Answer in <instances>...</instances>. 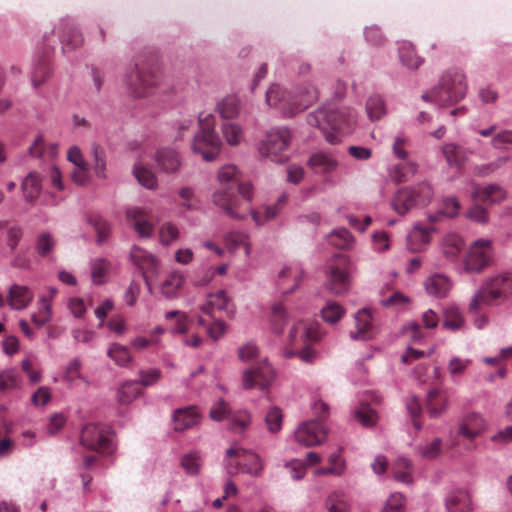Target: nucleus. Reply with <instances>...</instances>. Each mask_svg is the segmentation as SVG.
<instances>
[{
    "label": "nucleus",
    "mask_w": 512,
    "mask_h": 512,
    "mask_svg": "<svg viewBox=\"0 0 512 512\" xmlns=\"http://www.w3.org/2000/svg\"><path fill=\"white\" fill-rule=\"evenodd\" d=\"M355 122V113L350 108L335 104L325 105L307 115V123L319 128L332 145L339 144L343 136L350 133Z\"/></svg>",
    "instance_id": "f257e3e1"
},
{
    "label": "nucleus",
    "mask_w": 512,
    "mask_h": 512,
    "mask_svg": "<svg viewBox=\"0 0 512 512\" xmlns=\"http://www.w3.org/2000/svg\"><path fill=\"white\" fill-rule=\"evenodd\" d=\"M512 297V272L505 271L488 277L472 296L468 311L478 313L481 305L499 306Z\"/></svg>",
    "instance_id": "f03ea898"
},
{
    "label": "nucleus",
    "mask_w": 512,
    "mask_h": 512,
    "mask_svg": "<svg viewBox=\"0 0 512 512\" xmlns=\"http://www.w3.org/2000/svg\"><path fill=\"white\" fill-rule=\"evenodd\" d=\"M467 89L465 74L461 70L450 69L442 75L439 84L422 94L421 98L439 107H447L464 99Z\"/></svg>",
    "instance_id": "7ed1b4c3"
},
{
    "label": "nucleus",
    "mask_w": 512,
    "mask_h": 512,
    "mask_svg": "<svg viewBox=\"0 0 512 512\" xmlns=\"http://www.w3.org/2000/svg\"><path fill=\"white\" fill-rule=\"evenodd\" d=\"M161 81L162 73L156 65L142 64L139 60L127 68L124 78L128 93L135 98L148 96Z\"/></svg>",
    "instance_id": "20e7f679"
},
{
    "label": "nucleus",
    "mask_w": 512,
    "mask_h": 512,
    "mask_svg": "<svg viewBox=\"0 0 512 512\" xmlns=\"http://www.w3.org/2000/svg\"><path fill=\"white\" fill-rule=\"evenodd\" d=\"M198 121L200 130L193 138L192 150L194 153L200 154L204 160L210 162L219 155L222 142L215 131L214 116L211 113H200Z\"/></svg>",
    "instance_id": "39448f33"
},
{
    "label": "nucleus",
    "mask_w": 512,
    "mask_h": 512,
    "mask_svg": "<svg viewBox=\"0 0 512 512\" xmlns=\"http://www.w3.org/2000/svg\"><path fill=\"white\" fill-rule=\"evenodd\" d=\"M433 195L432 186L427 182H423L416 186L399 189L395 193L391 205L396 213L405 215L413 208L429 204Z\"/></svg>",
    "instance_id": "423d86ee"
},
{
    "label": "nucleus",
    "mask_w": 512,
    "mask_h": 512,
    "mask_svg": "<svg viewBox=\"0 0 512 512\" xmlns=\"http://www.w3.org/2000/svg\"><path fill=\"white\" fill-rule=\"evenodd\" d=\"M291 141V133L285 127L271 129L259 145L261 157L267 158L276 163H282L287 160L285 151L288 149Z\"/></svg>",
    "instance_id": "0eeeda50"
},
{
    "label": "nucleus",
    "mask_w": 512,
    "mask_h": 512,
    "mask_svg": "<svg viewBox=\"0 0 512 512\" xmlns=\"http://www.w3.org/2000/svg\"><path fill=\"white\" fill-rule=\"evenodd\" d=\"M226 461L228 469H232L235 464V472L248 474L252 477H259L264 470V464L261 457L254 451L242 447H230L226 450Z\"/></svg>",
    "instance_id": "6e6552de"
},
{
    "label": "nucleus",
    "mask_w": 512,
    "mask_h": 512,
    "mask_svg": "<svg viewBox=\"0 0 512 512\" xmlns=\"http://www.w3.org/2000/svg\"><path fill=\"white\" fill-rule=\"evenodd\" d=\"M80 442L84 447L102 454H110L115 449L110 428L103 424L85 425L81 430Z\"/></svg>",
    "instance_id": "1a4fd4ad"
},
{
    "label": "nucleus",
    "mask_w": 512,
    "mask_h": 512,
    "mask_svg": "<svg viewBox=\"0 0 512 512\" xmlns=\"http://www.w3.org/2000/svg\"><path fill=\"white\" fill-rule=\"evenodd\" d=\"M352 264L346 255L336 254L326 268L327 288L334 294H342L347 290Z\"/></svg>",
    "instance_id": "9d476101"
},
{
    "label": "nucleus",
    "mask_w": 512,
    "mask_h": 512,
    "mask_svg": "<svg viewBox=\"0 0 512 512\" xmlns=\"http://www.w3.org/2000/svg\"><path fill=\"white\" fill-rule=\"evenodd\" d=\"M493 256L492 241L479 238L472 242L464 259L467 272L480 273L491 263Z\"/></svg>",
    "instance_id": "9b49d317"
},
{
    "label": "nucleus",
    "mask_w": 512,
    "mask_h": 512,
    "mask_svg": "<svg viewBox=\"0 0 512 512\" xmlns=\"http://www.w3.org/2000/svg\"><path fill=\"white\" fill-rule=\"evenodd\" d=\"M276 373L267 359H263L255 368L246 369L242 375V385L245 389L259 386L268 389L274 382Z\"/></svg>",
    "instance_id": "f8f14e48"
},
{
    "label": "nucleus",
    "mask_w": 512,
    "mask_h": 512,
    "mask_svg": "<svg viewBox=\"0 0 512 512\" xmlns=\"http://www.w3.org/2000/svg\"><path fill=\"white\" fill-rule=\"evenodd\" d=\"M327 429L325 425L316 420L302 423L294 432V439L304 447L320 445L326 439Z\"/></svg>",
    "instance_id": "ddd939ff"
},
{
    "label": "nucleus",
    "mask_w": 512,
    "mask_h": 512,
    "mask_svg": "<svg viewBox=\"0 0 512 512\" xmlns=\"http://www.w3.org/2000/svg\"><path fill=\"white\" fill-rule=\"evenodd\" d=\"M212 203L232 219L242 220L245 218V215L237 211L239 201L234 195V188H231V186H220L216 189L212 194Z\"/></svg>",
    "instance_id": "4468645a"
},
{
    "label": "nucleus",
    "mask_w": 512,
    "mask_h": 512,
    "mask_svg": "<svg viewBox=\"0 0 512 512\" xmlns=\"http://www.w3.org/2000/svg\"><path fill=\"white\" fill-rule=\"evenodd\" d=\"M151 210L145 207L132 206L127 208L126 217L135 232L141 238H150L154 232V224L149 220Z\"/></svg>",
    "instance_id": "2eb2a0df"
},
{
    "label": "nucleus",
    "mask_w": 512,
    "mask_h": 512,
    "mask_svg": "<svg viewBox=\"0 0 512 512\" xmlns=\"http://www.w3.org/2000/svg\"><path fill=\"white\" fill-rule=\"evenodd\" d=\"M304 276V270L299 264L284 266L278 273L276 284L278 290L284 294H290L297 289Z\"/></svg>",
    "instance_id": "dca6fc26"
},
{
    "label": "nucleus",
    "mask_w": 512,
    "mask_h": 512,
    "mask_svg": "<svg viewBox=\"0 0 512 512\" xmlns=\"http://www.w3.org/2000/svg\"><path fill=\"white\" fill-rule=\"evenodd\" d=\"M53 32L58 33L63 53L79 47L83 42L81 34L69 19H61L54 27Z\"/></svg>",
    "instance_id": "f3484780"
},
{
    "label": "nucleus",
    "mask_w": 512,
    "mask_h": 512,
    "mask_svg": "<svg viewBox=\"0 0 512 512\" xmlns=\"http://www.w3.org/2000/svg\"><path fill=\"white\" fill-rule=\"evenodd\" d=\"M468 190L472 200L485 204H495L504 200L506 197L505 191L496 184H490L482 188L475 182H470L468 184Z\"/></svg>",
    "instance_id": "a211bd4d"
},
{
    "label": "nucleus",
    "mask_w": 512,
    "mask_h": 512,
    "mask_svg": "<svg viewBox=\"0 0 512 512\" xmlns=\"http://www.w3.org/2000/svg\"><path fill=\"white\" fill-rule=\"evenodd\" d=\"M155 161L158 170L162 173L173 174L177 173L182 165L180 154L172 148H161L156 152Z\"/></svg>",
    "instance_id": "6ab92c4d"
},
{
    "label": "nucleus",
    "mask_w": 512,
    "mask_h": 512,
    "mask_svg": "<svg viewBox=\"0 0 512 512\" xmlns=\"http://www.w3.org/2000/svg\"><path fill=\"white\" fill-rule=\"evenodd\" d=\"M321 338L316 325L307 326L303 322L295 323L289 331V343L293 346L307 345Z\"/></svg>",
    "instance_id": "aec40b11"
},
{
    "label": "nucleus",
    "mask_w": 512,
    "mask_h": 512,
    "mask_svg": "<svg viewBox=\"0 0 512 512\" xmlns=\"http://www.w3.org/2000/svg\"><path fill=\"white\" fill-rule=\"evenodd\" d=\"M307 165L316 174L328 175L337 170L339 163L333 154L319 151L309 157Z\"/></svg>",
    "instance_id": "412c9836"
},
{
    "label": "nucleus",
    "mask_w": 512,
    "mask_h": 512,
    "mask_svg": "<svg viewBox=\"0 0 512 512\" xmlns=\"http://www.w3.org/2000/svg\"><path fill=\"white\" fill-rule=\"evenodd\" d=\"M318 98V91L312 84L298 88L293 99L288 102L290 109L287 112L292 115L308 108Z\"/></svg>",
    "instance_id": "4be33fe9"
},
{
    "label": "nucleus",
    "mask_w": 512,
    "mask_h": 512,
    "mask_svg": "<svg viewBox=\"0 0 512 512\" xmlns=\"http://www.w3.org/2000/svg\"><path fill=\"white\" fill-rule=\"evenodd\" d=\"M33 298L34 293L29 287L13 284L8 290L7 303L12 310H23L30 305Z\"/></svg>",
    "instance_id": "5701e85b"
},
{
    "label": "nucleus",
    "mask_w": 512,
    "mask_h": 512,
    "mask_svg": "<svg viewBox=\"0 0 512 512\" xmlns=\"http://www.w3.org/2000/svg\"><path fill=\"white\" fill-rule=\"evenodd\" d=\"M424 288L428 295L435 298H443L450 292L452 281L444 274L435 273L425 279Z\"/></svg>",
    "instance_id": "b1692460"
},
{
    "label": "nucleus",
    "mask_w": 512,
    "mask_h": 512,
    "mask_svg": "<svg viewBox=\"0 0 512 512\" xmlns=\"http://www.w3.org/2000/svg\"><path fill=\"white\" fill-rule=\"evenodd\" d=\"M446 508L449 512H471V496L466 489H453L446 496Z\"/></svg>",
    "instance_id": "393cba45"
},
{
    "label": "nucleus",
    "mask_w": 512,
    "mask_h": 512,
    "mask_svg": "<svg viewBox=\"0 0 512 512\" xmlns=\"http://www.w3.org/2000/svg\"><path fill=\"white\" fill-rule=\"evenodd\" d=\"M372 316L367 308L359 310L355 315L356 331L350 332V337L353 340H368L373 336L372 330Z\"/></svg>",
    "instance_id": "a878e982"
},
{
    "label": "nucleus",
    "mask_w": 512,
    "mask_h": 512,
    "mask_svg": "<svg viewBox=\"0 0 512 512\" xmlns=\"http://www.w3.org/2000/svg\"><path fill=\"white\" fill-rule=\"evenodd\" d=\"M487 428L486 420L478 413L468 414L459 427L461 435L468 439H472L480 435Z\"/></svg>",
    "instance_id": "bb28decb"
},
{
    "label": "nucleus",
    "mask_w": 512,
    "mask_h": 512,
    "mask_svg": "<svg viewBox=\"0 0 512 512\" xmlns=\"http://www.w3.org/2000/svg\"><path fill=\"white\" fill-rule=\"evenodd\" d=\"M200 420L199 413L194 407H185L177 409L173 414L174 429L184 431L198 424Z\"/></svg>",
    "instance_id": "cd10ccee"
},
{
    "label": "nucleus",
    "mask_w": 512,
    "mask_h": 512,
    "mask_svg": "<svg viewBox=\"0 0 512 512\" xmlns=\"http://www.w3.org/2000/svg\"><path fill=\"white\" fill-rule=\"evenodd\" d=\"M90 275L93 284L103 285L108 281L112 263L104 257H95L89 261Z\"/></svg>",
    "instance_id": "c85d7f7f"
},
{
    "label": "nucleus",
    "mask_w": 512,
    "mask_h": 512,
    "mask_svg": "<svg viewBox=\"0 0 512 512\" xmlns=\"http://www.w3.org/2000/svg\"><path fill=\"white\" fill-rule=\"evenodd\" d=\"M434 228L431 226H423L419 223L415 224L412 231L407 236V243L411 250L419 251L430 242L431 233Z\"/></svg>",
    "instance_id": "c756f323"
},
{
    "label": "nucleus",
    "mask_w": 512,
    "mask_h": 512,
    "mask_svg": "<svg viewBox=\"0 0 512 512\" xmlns=\"http://www.w3.org/2000/svg\"><path fill=\"white\" fill-rule=\"evenodd\" d=\"M215 110L223 119H235L241 111V100L235 94L227 95L216 104Z\"/></svg>",
    "instance_id": "7c9ffc66"
},
{
    "label": "nucleus",
    "mask_w": 512,
    "mask_h": 512,
    "mask_svg": "<svg viewBox=\"0 0 512 512\" xmlns=\"http://www.w3.org/2000/svg\"><path fill=\"white\" fill-rule=\"evenodd\" d=\"M413 473L414 467L408 458L401 456L394 461L392 474L396 481L411 485L414 482Z\"/></svg>",
    "instance_id": "2f4dec72"
},
{
    "label": "nucleus",
    "mask_w": 512,
    "mask_h": 512,
    "mask_svg": "<svg viewBox=\"0 0 512 512\" xmlns=\"http://www.w3.org/2000/svg\"><path fill=\"white\" fill-rule=\"evenodd\" d=\"M229 299L224 290L207 295L205 302L200 306V311L209 316H213L216 311H223L228 306Z\"/></svg>",
    "instance_id": "473e14b6"
},
{
    "label": "nucleus",
    "mask_w": 512,
    "mask_h": 512,
    "mask_svg": "<svg viewBox=\"0 0 512 512\" xmlns=\"http://www.w3.org/2000/svg\"><path fill=\"white\" fill-rule=\"evenodd\" d=\"M463 247L464 241L461 236L456 233H448L443 237L441 242L442 253L449 261L457 260Z\"/></svg>",
    "instance_id": "72a5a7b5"
},
{
    "label": "nucleus",
    "mask_w": 512,
    "mask_h": 512,
    "mask_svg": "<svg viewBox=\"0 0 512 512\" xmlns=\"http://www.w3.org/2000/svg\"><path fill=\"white\" fill-rule=\"evenodd\" d=\"M130 258L142 270L155 271L159 265L158 259L152 253L138 246L132 247Z\"/></svg>",
    "instance_id": "f704fd0d"
},
{
    "label": "nucleus",
    "mask_w": 512,
    "mask_h": 512,
    "mask_svg": "<svg viewBox=\"0 0 512 512\" xmlns=\"http://www.w3.org/2000/svg\"><path fill=\"white\" fill-rule=\"evenodd\" d=\"M184 275L179 271L169 273L161 284V292L167 299L178 297L179 292L184 284Z\"/></svg>",
    "instance_id": "c9c22d12"
},
{
    "label": "nucleus",
    "mask_w": 512,
    "mask_h": 512,
    "mask_svg": "<svg viewBox=\"0 0 512 512\" xmlns=\"http://www.w3.org/2000/svg\"><path fill=\"white\" fill-rule=\"evenodd\" d=\"M398 55L401 64L408 69H418L423 63V59L416 54L414 46L407 41L398 43Z\"/></svg>",
    "instance_id": "e433bc0d"
},
{
    "label": "nucleus",
    "mask_w": 512,
    "mask_h": 512,
    "mask_svg": "<svg viewBox=\"0 0 512 512\" xmlns=\"http://www.w3.org/2000/svg\"><path fill=\"white\" fill-rule=\"evenodd\" d=\"M443 155L452 167H461L468 158L466 149L454 143H447L442 148Z\"/></svg>",
    "instance_id": "4c0bfd02"
},
{
    "label": "nucleus",
    "mask_w": 512,
    "mask_h": 512,
    "mask_svg": "<svg viewBox=\"0 0 512 512\" xmlns=\"http://www.w3.org/2000/svg\"><path fill=\"white\" fill-rule=\"evenodd\" d=\"M448 401L440 397L438 389H431L427 393L426 408L431 418L441 416L447 409Z\"/></svg>",
    "instance_id": "58836bf2"
},
{
    "label": "nucleus",
    "mask_w": 512,
    "mask_h": 512,
    "mask_svg": "<svg viewBox=\"0 0 512 512\" xmlns=\"http://www.w3.org/2000/svg\"><path fill=\"white\" fill-rule=\"evenodd\" d=\"M21 189L25 200L28 202H34L41 192L40 176L35 172L29 173L22 181Z\"/></svg>",
    "instance_id": "ea45409f"
},
{
    "label": "nucleus",
    "mask_w": 512,
    "mask_h": 512,
    "mask_svg": "<svg viewBox=\"0 0 512 512\" xmlns=\"http://www.w3.org/2000/svg\"><path fill=\"white\" fill-rule=\"evenodd\" d=\"M464 326V319L458 306L451 304L444 310L443 328L457 331Z\"/></svg>",
    "instance_id": "a19ab883"
},
{
    "label": "nucleus",
    "mask_w": 512,
    "mask_h": 512,
    "mask_svg": "<svg viewBox=\"0 0 512 512\" xmlns=\"http://www.w3.org/2000/svg\"><path fill=\"white\" fill-rule=\"evenodd\" d=\"M91 155L94 159L93 170L97 178H107V161L105 150L96 143L91 146Z\"/></svg>",
    "instance_id": "79ce46f5"
},
{
    "label": "nucleus",
    "mask_w": 512,
    "mask_h": 512,
    "mask_svg": "<svg viewBox=\"0 0 512 512\" xmlns=\"http://www.w3.org/2000/svg\"><path fill=\"white\" fill-rule=\"evenodd\" d=\"M270 323L273 332L281 334L288 323V314L282 303H274L271 307Z\"/></svg>",
    "instance_id": "37998d69"
},
{
    "label": "nucleus",
    "mask_w": 512,
    "mask_h": 512,
    "mask_svg": "<svg viewBox=\"0 0 512 512\" xmlns=\"http://www.w3.org/2000/svg\"><path fill=\"white\" fill-rule=\"evenodd\" d=\"M141 395L139 383L136 380L124 382L118 389L117 399L120 404H129Z\"/></svg>",
    "instance_id": "c03bdc74"
},
{
    "label": "nucleus",
    "mask_w": 512,
    "mask_h": 512,
    "mask_svg": "<svg viewBox=\"0 0 512 512\" xmlns=\"http://www.w3.org/2000/svg\"><path fill=\"white\" fill-rule=\"evenodd\" d=\"M133 174L141 186L149 190H154L157 188V177L151 170L144 167L141 163H136L134 165Z\"/></svg>",
    "instance_id": "a18cd8bd"
},
{
    "label": "nucleus",
    "mask_w": 512,
    "mask_h": 512,
    "mask_svg": "<svg viewBox=\"0 0 512 512\" xmlns=\"http://www.w3.org/2000/svg\"><path fill=\"white\" fill-rule=\"evenodd\" d=\"M107 356L112 359L116 365L122 367L127 366L133 360L129 348L118 343H112L109 346Z\"/></svg>",
    "instance_id": "49530a36"
},
{
    "label": "nucleus",
    "mask_w": 512,
    "mask_h": 512,
    "mask_svg": "<svg viewBox=\"0 0 512 512\" xmlns=\"http://www.w3.org/2000/svg\"><path fill=\"white\" fill-rule=\"evenodd\" d=\"M472 363L469 358L452 357L447 364V371L454 383H459L461 377L465 374L467 368Z\"/></svg>",
    "instance_id": "de8ad7c7"
},
{
    "label": "nucleus",
    "mask_w": 512,
    "mask_h": 512,
    "mask_svg": "<svg viewBox=\"0 0 512 512\" xmlns=\"http://www.w3.org/2000/svg\"><path fill=\"white\" fill-rule=\"evenodd\" d=\"M49 63V56H45L33 65L31 78L35 88H38L50 76L51 69Z\"/></svg>",
    "instance_id": "09e8293b"
},
{
    "label": "nucleus",
    "mask_w": 512,
    "mask_h": 512,
    "mask_svg": "<svg viewBox=\"0 0 512 512\" xmlns=\"http://www.w3.org/2000/svg\"><path fill=\"white\" fill-rule=\"evenodd\" d=\"M221 131L226 142L231 146L239 145L244 139V132L242 127L234 122H227L222 124Z\"/></svg>",
    "instance_id": "8fccbe9b"
},
{
    "label": "nucleus",
    "mask_w": 512,
    "mask_h": 512,
    "mask_svg": "<svg viewBox=\"0 0 512 512\" xmlns=\"http://www.w3.org/2000/svg\"><path fill=\"white\" fill-rule=\"evenodd\" d=\"M328 241L337 248L348 249L352 247L354 238L346 228H337L328 235Z\"/></svg>",
    "instance_id": "3c124183"
},
{
    "label": "nucleus",
    "mask_w": 512,
    "mask_h": 512,
    "mask_svg": "<svg viewBox=\"0 0 512 512\" xmlns=\"http://www.w3.org/2000/svg\"><path fill=\"white\" fill-rule=\"evenodd\" d=\"M219 186L235 188L239 182V172L235 165L227 164L221 167L217 175Z\"/></svg>",
    "instance_id": "603ef678"
},
{
    "label": "nucleus",
    "mask_w": 512,
    "mask_h": 512,
    "mask_svg": "<svg viewBox=\"0 0 512 512\" xmlns=\"http://www.w3.org/2000/svg\"><path fill=\"white\" fill-rule=\"evenodd\" d=\"M353 418L365 427H371L375 424L377 415L368 404H360L352 411Z\"/></svg>",
    "instance_id": "864d4df0"
},
{
    "label": "nucleus",
    "mask_w": 512,
    "mask_h": 512,
    "mask_svg": "<svg viewBox=\"0 0 512 512\" xmlns=\"http://www.w3.org/2000/svg\"><path fill=\"white\" fill-rule=\"evenodd\" d=\"M325 507L328 512H350L345 495L339 491H334L328 495Z\"/></svg>",
    "instance_id": "5fc2aeb1"
},
{
    "label": "nucleus",
    "mask_w": 512,
    "mask_h": 512,
    "mask_svg": "<svg viewBox=\"0 0 512 512\" xmlns=\"http://www.w3.org/2000/svg\"><path fill=\"white\" fill-rule=\"evenodd\" d=\"M366 112L370 120H379L386 113L383 99L378 95L370 96L366 102Z\"/></svg>",
    "instance_id": "6e6d98bb"
},
{
    "label": "nucleus",
    "mask_w": 512,
    "mask_h": 512,
    "mask_svg": "<svg viewBox=\"0 0 512 512\" xmlns=\"http://www.w3.org/2000/svg\"><path fill=\"white\" fill-rule=\"evenodd\" d=\"M460 209V204L457 198L455 197H448L443 201V207L442 209L435 215H429L428 219L431 222H437L440 220L441 216L446 217H455L458 215Z\"/></svg>",
    "instance_id": "4d7b16f0"
},
{
    "label": "nucleus",
    "mask_w": 512,
    "mask_h": 512,
    "mask_svg": "<svg viewBox=\"0 0 512 512\" xmlns=\"http://www.w3.org/2000/svg\"><path fill=\"white\" fill-rule=\"evenodd\" d=\"M406 505V497L400 492H393L384 502L382 512H406Z\"/></svg>",
    "instance_id": "13d9d810"
},
{
    "label": "nucleus",
    "mask_w": 512,
    "mask_h": 512,
    "mask_svg": "<svg viewBox=\"0 0 512 512\" xmlns=\"http://www.w3.org/2000/svg\"><path fill=\"white\" fill-rule=\"evenodd\" d=\"M20 378L14 369L0 372V392L12 391L20 387Z\"/></svg>",
    "instance_id": "bf43d9fd"
},
{
    "label": "nucleus",
    "mask_w": 512,
    "mask_h": 512,
    "mask_svg": "<svg viewBox=\"0 0 512 512\" xmlns=\"http://www.w3.org/2000/svg\"><path fill=\"white\" fill-rule=\"evenodd\" d=\"M344 315V309L336 302L330 301L322 308V319L330 324L337 323Z\"/></svg>",
    "instance_id": "052dcab7"
},
{
    "label": "nucleus",
    "mask_w": 512,
    "mask_h": 512,
    "mask_svg": "<svg viewBox=\"0 0 512 512\" xmlns=\"http://www.w3.org/2000/svg\"><path fill=\"white\" fill-rule=\"evenodd\" d=\"M176 318V322L171 327L170 332L174 334H184L188 330V316L180 310H172L165 313V319L171 320Z\"/></svg>",
    "instance_id": "680f3d73"
},
{
    "label": "nucleus",
    "mask_w": 512,
    "mask_h": 512,
    "mask_svg": "<svg viewBox=\"0 0 512 512\" xmlns=\"http://www.w3.org/2000/svg\"><path fill=\"white\" fill-rule=\"evenodd\" d=\"M491 146L497 150H512V129H500L491 139Z\"/></svg>",
    "instance_id": "e2e57ef3"
},
{
    "label": "nucleus",
    "mask_w": 512,
    "mask_h": 512,
    "mask_svg": "<svg viewBox=\"0 0 512 512\" xmlns=\"http://www.w3.org/2000/svg\"><path fill=\"white\" fill-rule=\"evenodd\" d=\"M180 236L178 227L172 222H164L159 228L160 243L168 246Z\"/></svg>",
    "instance_id": "0e129e2a"
},
{
    "label": "nucleus",
    "mask_w": 512,
    "mask_h": 512,
    "mask_svg": "<svg viewBox=\"0 0 512 512\" xmlns=\"http://www.w3.org/2000/svg\"><path fill=\"white\" fill-rule=\"evenodd\" d=\"M250 423L249 412L241 410L230 417L229 428L234 432H243L250 426Z\"/></svg>",
    "instance_id": "69168bd1"
},
{
    "label": "nucleus",
    "mask_w": 512,
    "mask_h": 512,
    "mask_svg": "<svg viewBox=\"0 0 512 512\" xmlns=\"http://www.w3.org/2000/svg\"><path fill=\"white\" fill-rule=\"evenodd\" d=\"M139 379L136 380L139 385L149 387L155 385L161 378L162 372L159 368L141 369L138 372Z\"/></svg>",
    "instance_id": "338daca9"
},
{
    "label": "nucleus",
    "mask_w": 512,
    "mask_h": 512,
    "mask_svg": "<svg viewBox=\"0 0 512 512\" xmlns=\"http://www.w3.org/2000/svg\"><path fill=\"white\" fill-rule=\"evenodd\" d=\"M181 466L189 475H197L201 467V458L199 453L190 452L185 454L181 460Z\"/></svg>",
    "instance_id": "774afa93"
}]
</instances>
